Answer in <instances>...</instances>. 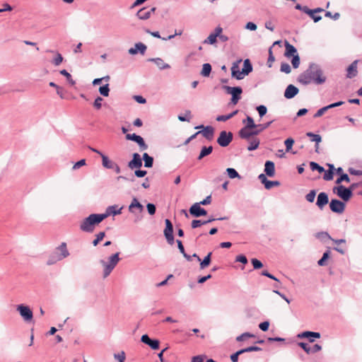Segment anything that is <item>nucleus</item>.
<instances>
[{
    "label": "nucleus",
    "instance_id": "338daca9",
    "mask_svg": "<svg viewBox=\"0 0 362 362\" xmlns=\"http://www.w3.org/2000/svg\"><path fill=\"white\" fill-rule=\"evenodd\" d=\"M323 173H325L324 176H323V179L325 180L329 181L333 179L334 172H332V170H325V171Z\"/></svg>",
    "mask_w": 362,
    "mask_h": 362
},
{
    "label": "nucleus",
    "instance_id": "ea45409f",
    "mask_svg": "<svg viewBox=\"0 0 362 362\" xmlns=\"http://www.w3.org/2000/svg\"><path fill=\"white\" fill-rule=\"evenodd\" d=\"M238 110H234L233 112H230L228 115H218L216 117V120L218 122H226V121L230 119V118L233 117L235 115H236L238 114Z\"/></svg>",
    "mask_w": 362,
    "mask_h": 362
},
{
    "label": "nucleus",
    "instance_id": "680f3d73",
    "mask_svg": "<svg viewBox=\"0 0 362 362\" xmlns=\"http://www.w3.org/2000/svg\"><path fill=\"white\" fill-rule=\"evenodd\" d=\"M280 70L286 74H289L291 71L290 65L286 62L281 63Z\"/></svg>",
    "mask_w": 362,
    "mask_h": 362
},
{
    "label": "nucleus",
    "instance_id": "4be33fe9",
    "mask_svg": "<svg viewBox=\"0 0 362 362\" xmlns=\"http://www.w3.org/2000/svg\"><path fill=\"white\" fill-rule=\"evenodd\" d=\"M147 47L142 42H137L135 44L134 47H131L129 49V53L132 55L136 54L137 53H140L141 54H144Z\"/></svg>",
    "mask_w": 362,
    "mask_h": 362
},
{
    "label": "nucleus",
    "instance_id": "4d7b16f0",
    "mask_svg": "<svg viewBox=\"0 0 362 362\" xmlns=\"http://www.w3.org/2000/svg\"><path fill=\"white\" fill-rule=\"evenodd\" d=\"M316 196V191L315 189L310 190L308 194L305 195V199L308 202H313Z\"/></svg>",
    "mask_w": 362,
    "mask_h": 362
},
{
    "label": "nucleus",
    "instance_id": "5701e85b",
    "mask_svg": "<svg viewBox=\"0 0 362 362\" xmlns=\"http://www.w3.org/2000/svg\"><path fill=\"white\" fill-rule=\"evenodd\" d=\"M358 60L356 59L354 60L346 69V78H352L357 76L358 74V69H357V64H358Z\"/></svg>",
    "mask_w": 362,
    "mask_h": 362
},
{
    "label": "nucleus",
    "instance_id": "7ed1b4c3",
    "mask_svg": "<svg viewBox=\"0 0 362 362\" xmlns=\"http://www.w3.org/2000/svg\"><path fill=\"white\" fill-rule=\"evenodd\" d=\"M69 252L67 249L66 243H62L58 247L55 248L54 252L49 256L47 261V265H52L57 262L64 259L69 256Z\"/></svg>",
    "mask_w": 362,
    "mask_h": 362
},
{
    "label": "nucleus",
    "instance_id": "cd10ccee",
    "mask_svg": "<svg viewBox=\"0 0 362 362\" xmlns=\"http://www.w3.org/2000/svg\"><path fill=\"white\" fill-rule=\"evenodd\" d=\"M306 136L310 139L311 141L315 142V152L319 153V144L322 141V136L313 132H307Z\"/></svg>",
    "mask_w": 362,
    "mask_h": 362
},
{
    "label": "nucleus",
    "instance_id": "052dcab7",
    "mask_svg": "<svg viewBox=\"0 0 362 362\" xmlns=\"http://www.w3.org/2000/svg\"><path fill=\"white\" fill-rule=\"evenodd\" d=\"M131 213L134 215V223H138L142 220L143 212H139V211L134 209V212H131Z\"/></svg>",
    "mask_w": 362,
    "mask_h": 362
},
{
    "label": "nucleus",
    "instance_id": "13d9d810",
    "mask_svg": "<svg viewBox=\"0 0 362 362\" xmlns=\"http://www.w3.org/2000/svg\"><path fill=\"white\" fill-rule=\"evenodd\" d=\"M251 263L255 269H259L263 267V264L262 263V262L256 258H252L251 259Z\"/></svg>",
    "mask_w": 362,
    "mask_h": 362
},
{
    "label": "nucleus",
    "instance_id": "e2e57ef3",
    "mask_svg": "<svg viewBox=\"0 0 362 362\" xmlns=\"http://www.w3.org/2000/svg\"><path fill=\"white\" fill-rule=\"evenodd\" d=\"M205 224L206 222L204 221L195 219L192 221L191 226L192 228H197Z\"/></svg>",
    "mask_w": 362,
    "mask_h": 362
},
{
    "label": "nucleus",
    "instance_id": "603ef678",
    "mask_svg": "<svg viewBox=\"0 0 362 362\" xmlns=\"http://www.w3.org/2000/svg\"><path fill=\"white\" fill-rule=\"evenodd\" d=\"M177 118L181 122H189L191 119V111L186 110L185 115H179Z\"/></svg>",
    "mask_w": 362,
    "mask_h": 362
},
{
    "label": "nucleus",
    "instance_id": "774afa93",
    "mask_svg": "<svg viewBox=\"0 0 362 362\" xmlns=\"http://www.w3.org/2000/svg\"><path fill=\"white\" fill-rule=\"evenodd\" d=\"M114 358L119 362H124L126 358L124 351H122L118 354H115Z\"/></svg>",
    "mask_w": 362,
    "mask_h": 362
},
{
    "label": "nucleus",
    "instance_id": "6e6d98bb",
    "mask_svg": "<svg viewBox=\"0 0 362 362\" xmlns=\"http://www.w3.org/2000/svg\"><path fill=\"white\" fill-rule=\"evenodd\" d=\"M256 110H257L259 117L262 118L263 117L267 112V108L264 105H260L256 107Z\"/></svg>",
    "mask_w": 362,
    "mask_h": 362
},
{
    "label": "nucleus",
    "instance_id": "1a4fd4ad",
    "mask_svg": "<svg viewBox=\"0 0 362 362\" xmlns=\"http://www.w3.org/2000/svg\"><path fill=\"white\" fill-rule=\"evenodd\" d=\"M165 228L163 230L164 236L168 242V243L170 245H173L175 243V238L173 235V226L172 222L166 218L165 220Z\"/></svg>",
    "mask_w": 362,
    "mask_h": 362
},
{
    "label": "nucleus",
    "instance_id": "9d476101",
    "mask_svg": "<svg viewBox=\"0 0 362 362\" xmlns=\"http://www.w3.org/2000/svg\"><path fill=\"white\" fill-rule=\"evenodd\" d=\"M345 203L337 199H332L329 202L330 210L337 214H341L345 209Z\"/></svg>",
    "mask_w": 362,
    "mask_h": 362
},
{
    "label": "nucleus",
    "instance_id": "2f4dec72",
    "mask_svg": "<svg viewBox=\"0 0 362 362\" xmlns=\"http://www.w3.org/2000/svg\"><path fill=\"white\" fill-rule=\"evenodd\" d=\"M46 52L55 54V57L52 61L54 66H59L63 62L64 58L59 52L52 49H47Z\"/></svg>",
    "mask_w": 362,
    "mask_h": 362
},
{
    "label": "nucleus",
    "instance_id": "6ab92c4d",
    "mask_svg": "<svg viewBox=\"0 0 362 362\" xmlns=\"http://www.w3.org/2000/svg\"><path fill=\"white\" fill-rule=\"evenodd\" d=\"M240 62L241 59L233 62L231 67V76L232 78H235L237 80H241L244 78L242 71L240 70L239 64Z\"/></svg>",
    "mask_w": 362,
    "mask_h": 362
},
{
    "label": "nucleus",
    "instance_id": "6e6552de",
    "mask_svg": "<svg viewBox=\"0 0 362 362\" xmlns=\"http://www.w3.org/2000/svg\"><path fill=\"white\" fill-rule=\"evenodd\" d=\"M16 310L25 322H30L33 318V313L30 308L24 304L18 305Z\"/></svg>",
    "mask_w": 362,
    "mask_h": 362
},
{
    "label": "nucleus",
    "instance_id": "20e7f679",
    "mask_svg": "<svg viewBox=\"0 0 362 362\" xmlns=\"http://www.w3.org/2000/svg\"><path fill=\"white\" fill-rule=\"evenodd\" d=\"M119 252H116L108 257V260L106 262L103 259L100 261V264L104 267L103 269V278L107 277L115 267L117 266L120 260L119 257Z\"/></svg>",
    "mask_w": 362,
    "mask_h": 362
},
{
    "label": "nucleus",
    "instance_id": "c85d7f7f",
    "mask_svg": "<svg viewBox=\"0 0 362 362\" xmlns=\"http://www.w3.org/2000/svg\"><path fill=\"white\" fill-rule=\"evenodd\" d=\"M147 61L154 62L160 70L168 69L170 68V66L168 64L165 63L164 61L159 57L149 58L148 59Z\"/></svg>",
    "mask_w": 362,
    "mask_h": 362
},
{
    "label": "nucleus",
    "instance_id": "bf43d9fd",
    "mask_svg": "<svg viewBox=\"0 0 362 362\" xmlns=\"http://www.w3.org/2000/svg\"><path fill=\"white\" fill-rule=\"evenodd\" d=\"M345 181L346 182H350L349 175L346 173H341V175L336 180V184H340L341 182Z\"/></svg>",
    "mask_w": 362,
    "mask_h": 362
},
{
    "label": "nucleus",
    "instance_id": "8fccbe9b",
    "mask_svg": "<svg viewBox=\"0 0 362 362\" xmlns=\"http://www.w3.org/2000/svg\"><path fill=\"white\" fill-rule=\"evenodd\" d=\"M99 93L101 95L104 97H107L110 93V88L109 84L106 83L99 88Z\"/></svg>",
    "mask_w": 362,
    "mask_h": 362
},
{
    "label": "nucleus",
    "instance_id": "f257e3e1",
    "mask_svg": "<svg viewBox=\"0 0 362 362\" xmlns=\"http://www.w3.org/2000/svg\"><path fill=\"white\" fill-rule=\"evenodd\" d=\"M298 81L303 85H308L312 82L320 85L326 81V76L323 75V71L318 64L311 63L309 67L299 75Z\"/></svg>",
    "mask_w": 362,
    "mask_h": 362
},
{
    "label": "nucleus",
    "instance_id": "a19ab883",
    "mask_svg": "<svg viewBox=\"0 0 362 362\" xmlns=\"http://www.w3.org/2000/svg\"><path fill=\"white\" fill-rule=\"evenodd\" d=\"M243 122L245 124L244 127L247 129H255L257 128V124L255 123L254 119L250 116H247L245 119H243Z\"/></svg>",
    "mask_w": 362,
    "mask_h": 362
},
{
    "label": "nucleus",
    "instance_id": "a211bd4d",
    "mask_svg": "<svg viewBox=\"0 0 362 362\" xmlns=\"http://www.w3.org/2000/svg\"><path fill=\"white\" fill-rule=\"evenodd\" d=\"M299 339L307 338L310 342L315 341V339L320 337V333L312 331H305L297 335Z\"/></svg>",
    "mask_w": 362,
    "mask_h": 362
},
{
    "label": "nucleus",
    "instance_id": "5fc2aeb1",
    "mask_svg": "<svg viewBox=\"0 0 362 362\" xmlns=\"http://www.w3.org/2000/svg\"><path fill=\"white\" fill-rule=\"evenodd\" d=\"M294 142H295L294 139L291 137L288 138L284 141V144L286 146V151L287 152H288L291 150Z\"/></svg>",
    "mask_w": 362,
    "mask_h": 362
},
{
    "label": "nucleus",
    "instance_id": "4c0bfd02",
    "mask_svg": "<svg viewBox=\"0 0 362 362\" xmlns=\"http://www.w3.org/2000/svg\"><path fill=\"white\" fill-rule=\"evenodd\" d=\"M211 255L212 252H210L208 253V255L203 259V260L199 261L200 262V269H203L209 266L211 262Z\"/></svg>",
    "mask_w": 362,
    "mask_h": 362
},
{
    "label": "nucleus",
    "instance_id": "f8f14e48",
    "mask_svg": "<svg viewBox=\"0 0 362 362\" xmlns=\"http://www.w3.org/2000/svg\"><path fill=\"white\" fill-rule=\"evenodd\" d=\"M156 10V7H152L151 8L148 7H143L137 11L136 15L139 19L145 21L148 19Z\"/></svg>",
    "mask_w": 362,
    "mask_h": 362
},
{
    "label": "nucleus",
    "instance_id": "c9c22d12",
    "mask_svg": "<svg viewBox=\"0 0 362 362\" xmlns=\"http://www.w3.org/2000/svg\"><path fill=\"white\" fill-rule=\"evenodd\" d=\"M249 143L250 144L247 149L249 151H252L256 150L259 147L260 141L258 138L253 137L251 140L249 141Z\"/></svg>",
    "mask_w": 362,
    "mask_h": 362
},
{
    "label": "nucleus",
    "instance_id": "412c9836",
    "mask_svg": "<svg viewBox=\"0 0 362 362\" xmlns=\"http://www.w3.org/2000/svg\"><path fill=\"white\" fill-rule=\"evenodd\" d=\"M344 103V101H338V102H336V103H332V104H329L327 106H325L320 109H319L316 112L315 114L314 115V117L315 118H317V117H321L326 111L329 110V109H332V108H334V107H339L341 106V105H343Z\"/></svg>",
    "mask_w": 362,
    "mask_h": 362
},
{
    "label": "nucleus",
    "instance_id": "39448f33",
    "mask_svg": "<svg viewBox=\"0 0 362 362\" xmlns=\"http://www.w3.org/2000/svg\"><path fill=\"white\" fill-rule=\"evenodd\" d=\"M223 89H224L228 94L232 95L231 103L236 105L240 99V95L243 93L242 88L240 86L230 87L228 86H223Z\"/></svg>",
    "mask_w": 362,
    "mask_h": 362
},
{
    "label": "nucleus",
    "instance_id": "a878e982",
    "mask_svg": "<svg viewBox=\"0 0 362 362\" xmlns=\"http://www.w3.org/2000/svg\"><path fill=\"white\" fill-rule=\"evenodd\" d=\"M264 173L269 177H274L275 174V165L274 162L267 160L264 163Z\"/></svg>",
    "mask_w": 362,
    "mask_h": 362
},
{
    "label": "nucleus",
    "instance_id": "4468645a",
    "mask_svg": "<svg viewBox=\"0 0 362 362\" xmlns=\"http://www.w3.org/2000/svg\"><path fill=\"white\" fill-rule=\"evenodd\" d=\"M195 129H202L199 131L200 134L203 135L207 140L211 141L214 137V128L211 126L204 127V125H199L195 127Z\"/></svg>",
    "mask_w": 362,
    "mask_h": 362
},
{
    "label": "nucleus",
    "instance_id": "b1692460",
    "mask_svg": "<svg viewBox=\"0 0 362 362\" xmlns=\"http://www.w3.org/2000/svg\"><path fill=\"white\" fill-rule=\"evenodd\" d=\"M252 129H247L245 127L241 128L238 132V136L243 139L249 140L251 136H257V132Z\"/></svg>",
    "mask_w": 362,
    "mask_h": 362
},
{
    "label": "nucleus",
    "instance_id": "37998d69",
    "mask_svg": "<svg viewBox=\"0 0 362 362\" xmlns=\"http://www.w3.org/2000/svg\"><path fill=\"white\" fill-rule=\"evenodd\" d=\"M274 122V119H272L267 123L257 124V128L255 129V132H257V135L259 134L264 129H267Z\"/></svg>",
    "mask_w": 362,
    "mask_h": 362
},
{
    "label": "nucleus",
    "instance_id": "dca6fc26",
    "mask_svg": "<svg viewBox=\"0 0 362 362\" xmlns=\"http://www.w3.org/2000/svg\"><path fill=\"white\" fill-rule=\"evenodd\" d=\"M267 175L262 173L258 177L259 180L264 185V187L267 189H270L273 187H277V186L280 185V182L279 181H277V180H274V181L269 180L267 178Z\"/></svg>",
    "mask_w": 362,
    "mask_h": 362
},
{
    "label": "nucleus",
    "instance_id": "f3484780",
    "mask_svg": "<svg viewBox=\"0 0 362 362\" xmlns=\"http://www.w3.org/2000/svg\"><path fill=\"white\" fill-rule=\"evenodd\" d=\"M223 29L221 27L218 26L215 28L214 31L211 33L209 37L204 40V44L214 45L217 42V37L221 33Z\"/></svg>",
    "mask_w": 362,
    "mask_h": 362
},
{
    "label": "nucleus",
    "instance_id": "c03bdc74",
    "mask_svg": "<svg viewBox=\"0 0 362 362\" xmlns=\"http://www.w3.org/2000/svg\"><path fill=\"white\" fill-rule=\"evenodd\" d=\"M329 256H330V251L329 250H327V251H325L323 255H322V257L318 260L317 262V264L319 266H325L327 264H326V262L327 260L329 258Z\"/></svg>",
    "mask_w": 362,
    "mask_h": 362
},
{
    "label": "nucleus",
    "instance_id": "393cba45",
    "mask_svg": "<svg viewBox=\"0 0 362 362\" xmlns=\"http://www.w3.org/2000/svg\"><path fill=\"white\" fill-rule=\"evenodd\" d=\"M299 92V90L295 86L290 84L288 85L284 92V97L286 99H291L294 98Z\"/></svg>",
    "mask_w": 362,
    "mask_h": 362
},
{
    "label": "nucleus",
    "instance_id": "473e14b6",
    "mask_svg": "<svg viewBox=\"0 0 362 362\" xmlns=\"http://www.w3.org/2000/svg\"><path fill=\"white\" fill-rule=\"evenodd\" d=\"M100 156L102 158V164L104 168L107 169L113 168V166L115 164V162L110 160L109 158L103 153H100Z\"/></svg>",
    "mask_w": 362,
    "mask_h": 362
},
{
    "label": "nucleus",
    "instance_id": "bb28decb",
    "mask_svg": "<svg viewBox=\"0 0 362 362\" xmlns=\"http://www.w3.org/2000/svg\"><path fill=\"white\" fill-rule=\"evenodd\" d=\"M134 209L139 211V212H144V206L138 201L136 197L132 199V201L129 206V211L134 212Z\"/></svg>",
    "mask_w": 362,
    "mask_h": 362
},
{
    "label": "nucleus",
    "instance_id": "09e8293b",
    "mask_svg": "<svg viewBox=\"0 0 362 362\" xmlns=\"http://www.w3.org/2000/svg\"><path fill=\"white\" fill-rule=\"evenodd\" d=\"M105 233L101 231L95 235V238L93 240L92 244L93 246H97L99 243L105 238Z\"/></svg>",
    "mask_w": 362,
    "mask_h": 362
},
{
    "label": "nucleus",
    "instance_id": "423d86ee",
    "mask_svg": "<svg viewBox=\"0 0 362 362\" xmlns=\"http://www.w3.org/2000/svg\"><path fill=\"white\" fill-rule=\"evenodd\" d=\"M333 192L345 202H348L353 196V192H351V189L344 185L334 187Z\"/></svg>",
    "mask_w": 362,
    "mask_h": 362
},
{
    "label": "nucleus",
    "instance_id": "0e129e2a",
    "mask_svg": "<svg viewBox=\"0 0 362 362\" xmlns=\"http://www.w3.org/2000/svg\"><path fill=\"white\" fill-rule=\"evenodd\" d=\"M291 64L294 69L298 68V66L300 65V57L298 54L294 55L293 57H292Z\"/></svg>",
    "mask_w": 362,
    "mask_h": 362
},
{
    "label": "nucleus",
    "instance_id": "c756f323",
    "mask_svg": "<svg viewBox=\"0 0 362 362\" xmlns=\"http://www.w3.org/2000/svg\"><path fill=\"white\" fill-rule=\"evenodd\" d=\"M285 47H286V51H285L284 55L286 57H293L294 55L298 54L297 52L296 48L293 45H292L289 42H288L287 41L285 42Z\"/></svg>",
    "mask_w": 362,
    "mask_h": 362
},
{
    "label": "nucleus",
    "instance_id": "9b49d317",
    "mask_svg": "<svg viewBox=\"0 0 362 362\" xmlns=\"http://www.w3.org/2000/svg\"><path fill=\"white\" fill-rule=\"evenodd\" d=\"M189 212L192 216L196 218L204 216L207 214V211L201 207L199 203H194L192 204L189 209Z\"/></svg>",
    "mask_w": 362,
    "mask_h": 362
},
{
    "label": "nucleus",
    "instance_id": "ddd939ff",
    "mask_svg": "<svg viewBox=\"0 0 362 362\" xmlns=\"http://www.w3.org/2000/svg\"><path fill=\"white\" fill-rule=\"evenodd\" d=\"M141 341L151 347L153 350L159 349L160 341L156 339H151L146 334H143L141 337Z\"/></svg>",
    "mask_w": 362,
    "mask_h": 362
},
{
    "label": "nucleus",
    "instance_id": "79ce46f5",
    "mask_svg": "<svg viewBox=\"0 0 362 362\" xmlns=\"http://www.w3.org/2000/svg\"><path fill=\"white\" fill-rule=\"evenodd\" d=\"M212 70L211 65L209 63H205L202 66V69L201 71V75L204 77L209 76Z\"/></svg>",
    "mask_w": 362,
    "mask_h": 362
},
{
    "label": "nucleus",
    "instance_id": "69168bd1",
    "mask_svg": "<svg viewBox=\"0 0 362 362\" xmlns=\"http://www.w3.org/2000/svg\"><path fill=\"white\" fill-rule=\"evenodd\" d=\"M103 100V99L100 97V96H98L95 99V101L93 102V107L99 110L101 107H102V101Z\"/></svg>",
    "mask_w": 362,
    "mask_h": 362
},
{
    "label": "nucleus",
    "instance_id": "aec40b11",
    "mask_svg": "<svg viewBox=\"0 0 362 362\" xmlns=\"http://www.w3.org/2000/svg\"><path fill=\"white\" fill-rule=\"evenodd\" d=\"M329 203V197L326 192H320L317 197L316 205L317 207L322 210L324 207Z\"/></svg>",
    "mask_w": 362,
    "mask_h": 362
},
{
    "label": "nucleus",
    "instance_id": "f03ea898",
    "mask_svg": "<svg viewBox=\"0 0 362 362\" xmlns=\"http://www.w3.org/2000/svg\"><path fill=\"white\" fill-rule=\"evenodd\" d=\"M105 218L106 216L101 214H91L81 222L80 230L86 233H93L95 226Z\"/></svg>",
    "mask_w": 362,
    "mask_h": 362
},
{
    "label": "nucleus",
    "instance_id": "7c9ffc66",
    "mask_svg": "<svg viewBox=\"0 0 362 362\" xmlns=\"http://www.w3.org/2000/svg\"><path fill=\"white\" fill-rule=\"evenodd\" d=\"M117 208V205L110 206L107 208L106 212L101 214L106 216V218L110 214H112V216L119 215L122 213V209L123 207H120L119 209Z\"/></svg>",
    "mask_w": 362,
    "mask_h": 362
},
{
    "label": "nucleus",
    "instance_id": "2eb2a0df",
    "mask_svg": "<svg viewBox=\"0 0 362 362\" xmlns=\"http://www.w3.org/2000/svg\"><path fill=\"white\" fill-rule=\"evenodd\" d=\"M142 166V158L138 153H134L132 159L128 163V167L133 169H138Z\"/></svg>",
    "mask_w": 362,
    "mask_h": 362
},
{
    "label": "nucleus",
    "instance_id": "0eeeda50",
    "mask_svg": "<svg viewBox=\"0 0 362 362\" xmlns=\"http://www.w3.org/2000/svg\"><path fill=\"white\" fill-rule=\"evenodd\" d=\"M233 134L231 132L221 131L216 142L221 147L228 146L233 141Z\"/></svg>",
    "mask_w": 362,
    "mask_h": 362
},
{
    "label": "nucleus",
    "instance_id": "49530a36",
    "mask_svg": "<svg viewBox=\"0 0 362 362\" xmlns=\"http://www.w3.org/2000/svg\"><path fill=\"white\" fill-rule=\"evenodd\" d=\"M59 73L66 77L67 81L71 86H74L76 84V81L73 80L71 75L66 69L61 70Z\"/></svg>",
    "mask_w": 362,
    "mask_h": 362
},
{
    "label": "nucleus",
    "instance_id": "3c124183",
    "mask_svg": "<svg viewBox=\"0 0 362 362\" xmlns=\"http://www.w3.org/2000/svg\"><path fill=\"white\" fill-rule=\"evenodd\" d=\"M310 167L313 171L317 170L320 173H322L325 171V168L322 166L320 165L318 163L314 161H311L310 163Z\"/></svg>",
    "mask_w": 362,
    "mask_h": 362
},
{
    "label": "nucleus",
    "instance_id": "864d4df0",
    "mask_svg": "<svg viewBox=\"0 0 362 362\" xmlns=\"http://www.w3.org/2000/svg\"><path fill=\"white\" fill-rule=\"evenodd\" d=\"M274 61H275V57L273 55L272 47H271L269 49V57H268V59H267V64L269 68H271L272 66V64Z\"/></svg>",
    "mask_w": 362,
    "mask_h": 362
},
{
    "label": "nucleus",
    "instance_id": "a18cd8bd",
    "mask_svg": "<svg viewBox=\"0 0 362 362\" xmlns=\"http://www.w3.org/2000/svg\"><path fill=\"white\" fill-rule=\"evenodd\" d=\"M226 172H227L228 176L230 179H234V178H239V179H240L241 178L240 175H239V173H238V171L235 168H228L226 169Z\"/></svg>",
    "mask_w": 362,
    "mask_h": 362
},
{
    "label": "nucleus",
    "instance_id": "e433bc0d",
    "mask_svg": "<svg viewBox=\"0 0 362 362\" xmlns=\"http://www.w3.org/2000/svg\"><path fill=\"white\" fill-rule=\"evenodd\" d=\"M142 160L144 161V167L151 168L153 166V158L150 156L147 153L143 154Z\"/></svg>",
    "mask_w": 362,
    "mask_h": 362
},
{
    "label": "nucleus",
    "instance_id": "72a5a7b5",
    "mask_svg": "<svg viewBox=\"0 0 362 362\" xmlns=\"http://www.w3.org/2000/svg\"><path fill=\"white\" fill-rule=\"evenodd\" d=\"M252 71V65L250 59H247L243 62V68L242 69V74L243 75V77L248 75Z\"/></svg>",
    "mask_w": 362,
    "mask_h": 362
},
{
    "label": "nucleus",
    "instance_id": "de8ad7c7",
    "mask_svg": "<svg viewBox=\"0 0 362 362\" xmlns=\"http://www.w3.org/2000/svg\"><path fill=\"white\" fill-rule=\"evenodd\" d=\"M134 142H136L139 145L141 151H145L148 149V145L145 143L144 139L141 136L139 135V136L137 137L136 140L134 141Z\"/></svg>",
    "mask_w": 362,
    "mask_h": 362
},
{
    "label": "nucleus",
    "instance_id": "58836bf2",
    "mask_svg": "<svg viewBox=\"0 0 362 362\" xmlns=\"http://www.w3.org/2000/svg\"><path fill=\"white\" fill-rule=\"evenodd\" d=\"M191 362H216L212 358H207L206 355H197L192 358Z\"/></svg>",
    "mask_w": 362,
    "mask_h": 362
},
{
    "label": "nucleus",
    "instance_id": "f704fd0d",
    "mask_svg": "<svg viewBox=\"0 0 362 362\" xmlns=\"http://www.w3.org/2000/svg\"><path fill=\"white\" fill-rule=\"evenodd\" d=\"M212 151H213V146H203L202 148V149H201L200 153H199L197 159L199 160H202L205 156H207L209 154H211L212 153Z\"/></svg>",
    "mask_w": 362,
    "mask_h": 362
}]
</instances>
